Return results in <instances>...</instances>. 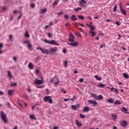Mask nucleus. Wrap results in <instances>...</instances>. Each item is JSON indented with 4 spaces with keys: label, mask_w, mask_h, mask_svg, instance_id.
I'll list each match as a JSON object with an SVG mask.
<instances>
[{
    "label": "nucleus",
    "mask_w": 129,
    "mask_h": 129,
    "mask_svg": "<svg viewBox=\"0 0 129 129\" xmlns=\"http://www.w3.org/2000/svg\"><path fill=\"white\" fill-rule=\"evenodd\" d=\"M13 94H14V90H8V95H13Z\"/></svg>",
    "instance_id": "cd10ccee"
},
{
    "label": "nucleus",
    "mask_w": 129,
    "mask_h": 129,
    "mask_svg": "<svg viewBox=\"0 0 129 129\" xmlns=\"http://www.w3.org/2000/svg\"><path fill=\"white\" fill-rule=\"evenodd\" d=\"M117 10V5H115L114 7V12H116V10Z\"/></svg>",
    "instance_id": "de8ad7c7"
},
{
    "label": "nucleus",
    "mask_w": 129,
    "mask_h": 129,
    "mask_svg": "<svg viewBox=\"0 0 129 129\" xmlns=\"http://www.w3.org/2000/svg\"><path fill=\"white\" fill-rule=\"evenodd\" d=\"M80 82H83L84 81V80L83 79H80L79 80Z\"/></svg>",
    "instance_id": "69168bd1"
},
{
    "label": "nucleus",
    "mask_w": 129,
    "mask_h": 129,
    "mask_svg": "<svg viewBox=\"0 0 129 129\" xmlns=\"http://www.w3.org/2000/svg\"><path fill=\"white\" fill-rule=\"evenodd\" d=\"M107 102L109 103H114V99L112 98H110L107 100Z\"/></svg>",
    "instance_id": "4468645a"
},
{
    "label": "nucleus",
    "mask_w": 129,
    "mask_h": 129,
    "mask_svg": "<svg viewBox=\"0 0 129 129\" xmlns=\"http://www.w3.org/2000/svg\"><path fill=\"white\" fill-rule=\"evenodd\" d=\"M79 26H81V27H84V24H83V23H79Z\"/></svg>",
    "instance_id": "4d7b16f0"
},
{
    "label": "nucleus",
    "mask_w": 129,
    "mask_h": 129,
    "mask_svg": "<svg viewBox=\"0 0 129 129\" xmlns=\"http://www.w3.org/2000/svg\"><path fill=\"white\" fill-rule=\"evenodd\" d=\"M121 101H119V100H116L115 103L114 104L115 105H117V104H121Z\"/></svg>",
    "instance_id": "72a5a7b5"
},
{
    "label": "nucleus",
    "mask_w": 129,
    "mask_h": 129,
    "mask_svg": "<svg viewBox=\"0 0 129 129\" xmlns=\"http://www.w3.org/2000/svg\"><path fill=\"white\" fill-rule=\"evenodd\" d=\"M43 48L41 47H37L36 49L37 50H40V51H42Z\"/></svg>",
    "instance_id": "5fc2aeb1"
},
{
    "label": "nucleus",
    "mask_w": 129,
    "mask_h": 129,
    "mask_svg": "<svg viewBox=\"0 0 129 129\" xmlns=\"http://www.w3.org/2000/svg\"><path fill=\"white\" fill-rule=\"evenodd\" d=\"M41 52L42 53H43V54H45L46 55L49 53V50L48 49L44 48H42V49L41 50Z\"/></svg>",
    "instance_id": "ddd939ff"
},
{
    "label": "nucleus",
    "mask_w": 129,
    "mask_h": 129,
    "mask_svg": "<svg viewBox=\"0 0 129 129\" xmlns=\"http://www.w3.org/2000/svg\"><path fill=\"white\" fill-rule=\"evenodd\" d=\"M48 37H49V38H52V33H48Z\"/></svg>",
    "instance_id": "09e8293b"
},
{
    "label": "nucleus",
    "mask_w": 129,
    "mask_h": 129,
    "mask_svg": "<svg viewBox=\"0 0 129 129\" xmlns=\"http://www.w3.org/2000/svg\"><path fill=\"white\" fill-rule=\"evenodd\" d=\"M79 19L80 20H84V17L82 15H79L78 16Z\"/></svg>",
    "instance_id": "37998d69"
},
{
    "label": "nucleus",
    "mask_w": 129,
    "mask_h": 129,
    "mask_svg": "<svg viewBox=\"0 0 129 129\" xmlns=\"http://www.w3.org/2000/svg\"><path fill=\"white\" fill-rule=\"evenodd\" d=\"M76 124L77 125V126H81L82 125V123L79 122V120H76Z\"/></svg>",
    "instance_id": "a211bd4d"
},
{
    "label": "nucleus",
    "mask_w": 129,
    "mask_h": 129,
    "mask_svg": "<svg viewBox=\"0 0 129 129\" xmlns=\"http://www.w3.org/2000/svg\"><path fill=\"white\" fill-rule=\"evenodd\" d=\"M123 77L124 78H126V79H127L128 78H129L128 77V75H127L126 73H124L123 74Z\"/></svg>",
    "instance_id": "473e14b6"
},
{
    "label": "nucleus",
    "mask_w": 129,
    "mask_h": 129,
    "mask_svg": "<svg viewBox=\"0 0 129 129\" xmlns=\"http://www.w3.org/2000/svg\"><path fill=\"white\" fill-rule=\"evenodd\" d=\"M30 7H31L32 9H34V8H35V4H31Z\"/></svg>",
    "instance_id": "603ef678"
},
{
    "label": "nucleus",
    "mask_w": 129,
    "mask_h": 129,
    "mask_svg": "<svg viewBox=\"0 0 129 129\" xmlns=\"http://www.w3.org/2000/svg\"><path fill=\"white\" fill-rule=\"evenodd\" d=\"M100 48H103V47H105V44H102V45H101L100 46Z\"/></svg>",
    "instance_id": "338daca9"
},
{
    "label": "nucleus",
    "mask_w": 129,
    "mask_h": 129,
    "mask_svg": "<svg viewBox=\"0 0 129 129\" xmlns=\"http://www.w3.org/2000/svg\"><path fill=\"white\" fill-rule=\"evenodd\" d=\"M7 10V7H3L2 8V11L1 12H6V10Z\"/></svg>",
    "instance_id": "58836bf2"
},
{
    "label": "nucleus",
    "mask_w": 129,
    "mask_h": 129,
    "mask_svg": "<svg viewBox=\"0 0 129 129\" xmlns=\"http://www.w3.org/2000/svg\"><path fill=\"white\" fill-rule=\"evenodd\" d=\"M3 47H4V44L3 43H0V54H3V50H2Z\"/></svg>",
    "instance_id": "412c9836"
},
{
    "label": "nucleus",
    "mask_w": 129,
    "mask_h": 129,
    "mask_svg": "<svg viewBox=\"0 0 129 129\" xmlns=\"http://www.w3.org/2000/svg\"><path fill=\"white\" fill-rule=\"evenodd\" d=\"M64 62V67H67V65H68V61H66L65 60L63 61Z\"/></svg>",
    "instance_id": "c03bdc74"
},
{
    "label": "nucleus",
    "mask_w": 129,
    "mask_h": 129,
    "mask_svg": "<svg viewBox=\"0 0 129 129\" xmlns=\"http://www.w3.org/2000/svg\"><path fill=\"white\" fill-rule=\"evenodd\" d=\"M19 14H20V15L18 17V20H20V19H21L22 16H23V14L22 13V12H20Z\"/></svg>",
    "instance_id": "a18cd8bd"
},
{
    "label": "nucleus",
    "mask_w": 129,
    "mask_h": 129,
    "mask_svg": "<svg viewBox=\"0 0 129 129\" xmlns=\"http://www.w3.org/2000/svg\"><path fill=\"white\" fill-rule=\"evenodd\" d=\"M115 25H117L118 26H119L121 25V23L119 21H116L115 22Z\"/></svg>",
    "instance_id": "ea45409f"
},
{
    "label": "nucleus",
    "mask_w": 129,
    "mask_h": 129,
    "mask_svg": "<svg viewBox=\"0 0 129 129\" xmlns=\"http://www.w3.org/2000/svg\"><path fill=\"white\" fill-rule=\"evenodd\" d=\"M98 35L99 36H104V34H103L102 32H100V33H98Z\"/></svg>",
    "instance_id": "6e6d98bb"
},
{
    "label": "nucleus",
    "mask_w": 129,
    "mask_h": 129,
    "mask_svg": "<svg viewBox=\"0 0 129 129\" xmlns=\"http://www.w3.org/2000/svg\"><path fill=\"white\" fill-rule=\"evenodd\" d=\"M103 99V96L101 95H100L98 96V100H102Z\"/></svg>",
    "instance_id": "2f4dec72"
},
{
    "label": "nucleus",
    "mask_w": 129,
    "mask_h": 129,
    "mask_svg": "<svg viewBox=\"0 0 129 129\" xmlns=\"http://www.w3.org/2000/svg\"><path fill=\"white\" fill-rule=\"evenodd\" d=\"M88 102L90 103V104H93V106H96V105L98 104L97 102L94 100H89Z\"/></svg>",
    "instance_id": "0eeeda50"
},
{
    "label": "nucleus",
    "mask_w": 129,
    "mask_h": 129,
    "mask_svg": "<svg viewBox=\"0 0 129 129\" xmlns=\"http://www.w3.org/2000/svg\"><path fill=\"white\" fill-rule=\"evenodd\" d=\"M62 14H63V12H62L57 13V15L58 16H61V15H62Z\"/></svg>",
    "instance_id": "680f3d73"
},
{
    "label": "nucleus",
    "mask_w": 129,
    "mask_h": 129,
    "mask_svg": "<svg viewBox=\"0 0 129 129\" xmlns=\"http://www.w3.org/2000/svg\"><path fill=\"white\" fill-rule=\"evenodd\" d=\"M44 42L45 43H47V44H50L51 45H55L56 46H60V44L58 43L57 41L54 40H51L50 41L44 40Z\"/></svg>",
    "instance_id": "20e7f679"
},
{
    "label": "nucleus",
    "mask_w": 129,
    "mask_h": 129,
    "mask_svg": "<svg viewBox=\"0 0 129 129\" xmlns=\"http://www.w3.org/2000/svg\"><path fill=\"white\" fill-rule=\"evenodd\" d=\"M98 86V87H101V88H103L104 87H105V85L100 84Z\"/></svg>",
    "instance_id": "4c0bfd02"
},
{
    "label": "nucleus",
    "mask_w": 129,
    "mask_h": 129,
    "mask_svg": "<svg viewBox=\"0 0 129 129\" xmlns=\"http://www.w3.org/2000/svg\"><path fill=\"white\" fill-rule=\"evenodd\" d=\"M75 27H78L79 26L78 23H77V22H75Z\"/></svg>",
    "instance_id": "0e129e2a"
},
{
    "label": "nucleus",
    "mask_w": 129,
    "mask_h": 129,
    "mask_svg": "<svg viewBox=\"0 0 129 129\" xmlns=\"http://www.w3.org/2000/svg\"><path fill=\"white\" fill-rule=\"evenodd\" d=\"M62 53H63V54H66V53H67V48H64L62 49Z\"/></svg>",
    "instance_id": "a19ab883"
},
{
    "label": "nucleus",
    "mask_w": 129,
    "mask_h": 129,
    "mask_svg": "<svg viewBox=\"0 0 129 129\" xmlns=\"http://www.w3.org/2000/svg\"><path fill=\"white\" fill-rule=\"evenodd\" d=\"M90 109V108L89 107L86 106L84 107V111H85V112H88Z\"/></svg>",
    "instance_id": "6ab92c4d"
},
{
    "label": "nucleus",
    "mask_w": 129,
    "mask_h": 129,
    "mask_svg": "<svg viewBox=\"0 0 129 129\" xmlns=\"http://www.w3.org/2000/svg\"><path fill=\"white\" fill-rule=\"evenodd\" d=\"M80 7H82L83 8H85V5H86V1L85 0H81L80 2Z\"/></svg>",
    "instance_id": "9d476101"
},
{
    "label": "nucleus",
    "mask_w": 129,
    "mask_h": 129,
    "mask_svg": "<svg viewBox=\"0 0 129 129\" xmlns=\"http://www.w3.org/2000/svg\"><path fill=\"white\" fill-rule=\"evenodd\" d=\"M16 85H17V83H15L11 84V86H16Z\"/></svg>",
    "instance_id": "bf43d9fd"
},
{
    "label": "nucleus",
    "mask_w": 129,
    "mask_h": 129,
    "mask_svg": "<svg viewBox=\"0 0 129 129\" xmlns=\"http://www.w3.org/2000/svg\"><path fill=\"white\" fill-rule=\"evenodd\" d=\"M71 18V20L73 21V22H75V21H77V18H76V16L75 15H72Z\"/></svg>",
    "instance_id": "2eb2a0df"
},
{
    "label": "nucleus",
    "mask_w": 129,
    "mask_h": 129,
    "mask_svg": "<svg viewBox=\"0 0 129 129\" xmlns=\"http://www.w3.org/2000/svg\"><path fill=\"white\" fill-rule=\"evenodd\" d=\"M120 11L122 15L124 16H126V11L122 7H120Z\"/></svg>",
    "instance_id": "f8f14e48"
},
{
    "label": "nucleus",
    "mask_w": 129,
    "mask_h": 129,
    "mask_svg": "<svg viewBox=\"0 0 129 129\" xmlns=\"http://www.w3.org/2000/svg\"><path fill=\"white\" fill-rule=\"evenodd\" d=\"M27 47L30 51H32V48H33V46H32V44L31 43H28L27 45Z\"/></svg>",
    "instance_id": "4be33fe9"
},
{
    "label": "nucleus",
    "mask_w": 129,
    "mask_h": 129,
    "mask_svg": "<svg viewBox=\"0 0 129 129\" xmlns=\"http://www.w3.org/2000/svg\"><path fill=\"white\" fill-rule=\"evenodd\" d=\"M91 31H94V26L91 27Z\"/></svg>",
    "instance_id": "774afa93"
},
{
    "label": "nucleus",
    "mask_w": 129,
    "mask_h": 129,
    "mask_svg": "<svg viewBox=\"0 0 129 129\" xmlns=\"http://www.w3.org/2000/svg\"><path fill=\"white\" fill-rule=\"evenodd\" d=\"M111 114L112 117V119H113L114 120L117 119V115L116 114L113 113H111Z\"/></svg>",
    "instance_id": "dca6fc26"
},
{
    "label": "nucleus",
    "mask_w": 129,
    "mask_h": 129,
    "mask_svg": "<svg viewBox=\"0 0 129 129\" xmlns=\"http://www.w3.org/2000/svg\"><path fill=\"white\" fill-rule=\"evenodd\" d=\"M35 72H36V74H39L40 72L39 71V70H36Z\"/></svg>",
    "instance_id": "e2e57ef3"
},
{
    "label": "nucleus",
    "mask_w": 129,
    "mask_h": 129,
    "mask_svg": "<svg viewBox=\"0 0 129 129\" xmlns=\"http://www.w3.org/2000/svg\"><path fill=\"white\" fill-rule=\"evenodd\" d=\"M47 12V9H42L39 12L40 14H45Z\"/></svg>",
    "instance_id": "5701e85b"
},
{
    "label": "nucleus",
    "mask_w": 129,
    "mask_h": 129,
    "mask_svg": "<svg viewBox=\"0 0 129 129\" xmlns=\"http://www.w3.org/2000/svg\"><path fill=\"white\" fill-rule=\"evenodd\" d=\"M110 89V90H111V91L112 92H113V90H114V92L115 93H117V94H118V90H117V89H115V88H109Z\"/></svg>",
    "instance_id": "f3484780"
},
{
    "label": "nucleus",
    "mask_w": 129,
    "mask_h": 129,
    "mask_svg": "<svg viewBox=\"0 0 129 129\" xmlns=\"http://www.w3.org/2000/svg\"><path fill=\"white\" fill-rule=\"evenodd\" d=\"M89 33L92 34V35H91L92 37H94V36H95V35H96V34L93 31H90Z\"/></svg>",
    "instance_id": "7c9ffc66"
},
{
    "label": "nucleus",
    "mask_w": 129,
    "mask_h": 129,
    "mask_svg": "<svg viewBox=\"0 0 129 129\" xmlns=\"http://www.w3.org/2000/svg\"><path fill=\"white\" fill-rule=\"evenodd\" d=\"M61 91H62L64 94L67 93L66 91H65V90H64L63 88L61 89Z\"/></svg>",
    "instance_id": "052dcab7"
},
{
    "label": "nucleus",
    "mask_w": 129,
    "mask_h": 129,
    "mask_svg": "<svg viewBox=\"0 0 129 129\" xmlns=\"http://www.w3.org/2000/svg\"><path fill=\"white\" fill-rule=\"evenodd\" d=\"M17 59H18V57H17V56H14L13 57V60L14 61H15V62H17Z\"/></svg>",
    "instance_id": "8fccbe9b"
},
{
    "label": "nucleus",
    "mask_w": 129,
    "mask_h": 129,
    "mask_svg": "<svg viewBox=\"0 0 129 129\" xmlns=\"http://www.w3.org/2000/svg\"><path fill=\"white\" fill-rule=\"evenodd\" d=\"M50 83H54V86H57L60 83V81H59V78L56 77H54L53 78L50 79Z\"/></svg>",
    "instance_id": "f257e3e1"
},
{
    "label": "nucleus",
    "mask_w": 129,
    "mask_h": 129,
    "mask_svg": "<svg viewBox=\"0 0 129 129\" xmlns=\"http://www.w3.org/2000/svg\"><path fill=\"white\" fill-rule=\"evenodd\" d=\"M24 43L25 44H28V45H29V44L30 43V41H24Z\"/></svg>",
    "instance_id": "3c124183"
},
{
    "label": "nucleus",
    "mask_w": 129,
    "mask_h": 129,
    "mask_svg": "<svg viewBox=\"0 0 129 129\" xmlns=\"http://www.w3.org/2000/svg\"><path fill=\"white\" fill-rule=\"evenodd\" d=\"M80 116L81 118H85V115L81 114L80 115Z\"/></svg>",
    "instance_id": "49530a36"
},
{
    "label": "nucleus",
    "mask_w": 129,
    "mask_h": 129,
    "mask_svg": "<svg viewBox=\"0 0 129 129\" xmlns=\"http://www.w3.org/2000/svg\"><path fill=\"white\" fill-rule=\"evenodd\" d=\"M75 35H76V36H77V37H78L79 38H82V36H81V34H80V33L77 32H75Z\"/></svg>",
    "instance_id": "b1692460"
},
{
    "label": "nucleus",
    "mask_w": 129,
    "mask_h": 129,
    "mask_svg": "<svg viewBox=\"0 0 129 129\" xmlns=\"http://www.w3.org/2000/svg\"><path fill=\"white\" fill-rule=\"evenodd\" d=\"M4 94H5V93L0 90V95H4Z\"/></svg>",
    "instance_id": "13d9d810"
},
{
    "label": "nucleus",
    "mask_w": 129,
    "mask_h": 129,
    "mask_svg": "<svg viewBox=\"0 0 129 129\" xmlns=\"http://www.w3.org/2000/svg\"><path fill=\"white\" fill-rule=\"evenodd\" d=\"M28 67L30 69H34V64L32 63H29L28 64Z\"/></svg>",
    "instance_id": "393cba45"
},
{
    "label": "nucleus",
    "mask_w": 129,
    "mask_h": 129,
    "mask_svg": "<svg viewBox=\"0 0 129 129\" xmlns=\"http://www.w3.org/2000/svg\"><path fill=\"white\" fill-rule=\"evenodd\" d=\"M82 8L80 7H78L77 8L74 9V11H75V12H79V11H82Z\"/></svg>",
    "instance_id": "c756f323"
},
{
    "label": "nucleus",
    "mask_w": 129,
    "mask_h": 129,
    "mask_svg": "<svg viewBox=\"0 0 129 129\" xmlns=\"http://www.w3.org/2000/svg\"><path fill=\"white\" fill-rule=\"evenodd\" d=\"M95 78H96V79H97V80H99V81H100V80H101V78L98 77V76L97 75L95 76Z\"/></svg>",
    "instance_id": "e433bc0d"
},
{
    "label": "nucleus",
    "mask_w": 129,
    "mask_h": 129,
    "mask_svg": "<svg viewBox=\"0 0 129 129\" xmlns=\"http://www.w3.org/2000/svg\"><path fill=\"white\" fill-rule=\"evenodd\" d=\"M1 118L3 119L5 123H8V118H7V115L3 111L1 112Z\"/></svg>",
    "instance_id": "7ed1b4c3"
},
{
    "label": "nucleus",
    "mask_w": 129,
    "mask_h": 129,
    "mask_svg": "<svg viewBox=\"0 0 129 129\" xmlns=\"http://www.w3.org/2000/svg\"><path fill=\"white\" fill-rule=\"evenodd\" d=\"M57 49L56 47H51L49 50L50 53H53V52H57Z\"/></svg>",
    "instance_id": "9b49d317"
},
{
    "label": "nucleus",
    "mask_w": 129,
    "mask_h": 129,
    "mask_svg": "<svg viewBox=\"0 0 129 129\" xmlns=\"http://www.w3.org/2000/svg\"><path fill=\"white\" fill-rule=\"evenodd\" d=\"M79 105H72V108H73V109H74V110H76V109H77V107H78Z\"/></svg>",
    "instance_id": "c85d7f7f"
},
{
    "label": "nucleus",
    "mask_w": 129,
    "mask_h": 129,
    "mask_svg": "<svg viewBox=\"0 0 129 129\" xmlns=\"http://www.w3.org/2000/svg\"><path fill=\"white\" fill-rule=\"evenodd\" d=\"M68 44L70 45V46H72L73 47H77V46H78V45L79 44V43L78 42V41H76L70 43H68Z\"/></svg>",
    "instance_id": "6e6552de"
},
{
    "label": "nucleus",
    "mask_w": 129,
    "mask_h": 129,
    "mask_svg": "<svg viewBox=\"0 0 129 129\" xmlns=\"http://www.w3.org/2000/svg\"><path fill=\"white\" fill-rule=\"evenodd\" d=\"M45 102H49V103H53V100L51 98V96H45L44 98Z\"/></svg>",
    "instance_id": "39448f33"
},
{
    "label": "nucleus",
    "mask_w": 129,
    "mask_h": 129,
    "mask_svg": "<svg viewBox=\"0 0 129 129\" xmlns=\"http://www.w3.org/2000/svg\"><path fill=\"white\" fill-rule=\"evenodd\" d=\"M121 111L122 112H125V113H127V109L125 108V107H123L121 109Z\"/></svg>",
    "instance_id": "a878e982"
},
{
    "label": "nucleus",
    "mask_w": 129,
    "mask_h": 129,
    "mask_svg": "<svg viewBox=\"0 0 129 129\" xmlns=\"http://www.w3.org/2000/svg\"><path fill=\"white\" fill-rule=\"evenodd\" d=\"M93 97H94V99L96 100H98V96L96 95L95 94H91Z\"/></svg>",
    "instance_id": "bb28decb"
},
{
    "label": "nucleus",
    "mask_w": 129,
    "mask_h": 129,
    "mask_svg": "<svg viewBox=\"0 0 129 129\" xmlns=\"http://www.w3.org/2000/svg\"><path fill=\"white\" fill-rule=\"evenodd\" d=\"M40 78L41 80H39V78L35 79L34 81V84H36V85L43 84V83H44V78H43V77H40Z\"/></svg>",
    "instance_id": "f03ea898"
},
{
    "label": "nucleus",
    "mask_w": 129,
    "mask_h": 129,
    "mask_svg": "<svg viewBox=\"0 0 129 129\" xmlns=\"http://www.w3.org/2000/svg\"><path fill=\"white\" fill-rule=\"evenodd\" d=\"M59 0H57L54 1V2L52 4V7H53V8H54V7H56V6L58 5V3H59Z\"/></svg>",
    "instance_id": "aec40b11"
},
{
    "label": "nucleus",
    "mask_w": 129,
    "mask_h": 129,
    "mask_svg": "<svg viewBox=\"0 0 129 129\" xmlns=\"http://www.w3.org/2000/svg\"><path fill=\"white\" fill-rule=\"evenodd\" d=\"M120 124L121 126H123V127H125V126L127 125V122L125 120H122L120 121Z\"/></svg>",
    "instance_id": "1a4fd4ad"
},
{
    "label": "nucleus",
    "mask_w": 129,
    "mask_h": 129,
    "mask_svg": "<svg viewBox=\"0 0 129 129\" xmlns=\"http://www.w3.org/2000/svg\"><path fill=\"white\" fill-rule=\"evenodd\" d=\"M25 36L27 38H29V37H30V35L29 34V33H28V31H27V30L25 32Z\"/></svg>",
    "instance_id": "c9c22d12"
},
{
    "label": "nucleus",
    "mask_w": 129,
    "mask_h": 129,
    "mask_svg": "<svg viewBox=\"0 0 129 129\" xmlns=\"http://www.w3.org/2000/svg\"><path fill=\"white\" fill-rule=\"evenodd\" d=\"M8 74L9 75V78H12V77H13V76H12V74H11V72L10 71H8Z\"/></svg>",
    "instance_id": "79ce46f5"
},
{
    "label": "nucleus",
    "mask_w": 129,
    "mask_h": 129,
    "mask_svg": "<svg viewBox=\"0 0 129 129\" xmlns=\"http://www.w3.org/2000/svg\"><path fill=\"white\" fill-rule=\"evenodd\" d=\"M69 41L72 42V43L75 41V37L72 33L70 34V37L69 38Z\"/></svg>",
    "instance_id": "423d86ee"
},
{
    "label": "nucleus",
    "mask_w": 129,
    "mask_h": 129,
    "mask_svg": "<svg viewBox=\"0 0 129 129\" xmlns=\"http://www.w3.org/2000/svg\"><path fill=\"white\" fill-rule=\"evenodd\" d=\"M30 117L31 119L36 120V117H35V115H34L33 114L30 115Z\"/></svg>",
    "instance_id": "f704fd0d"
},
{
    "label": "nucleus",
    "mask_w": 129,
    "mask_h": 129,
    "mask_svg": "<svg viewBox=\"0 0 129 129\" xmlns=\"http://www.w3.org/2000/svg\"><path fill=\"white\" fill-rule=\"evenodd\" d=\"M64 18L65 19H67V20H68L69 19V16L67 15V14L64 15Z\"/></svg>",
    "instance_id": "864d4df0"
}]
</instances>
